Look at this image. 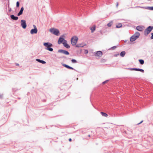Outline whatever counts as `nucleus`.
<instances>
[{"mask_svg": "<svg viewBox=\"0 0 153 153\" xmlns=\"http://www.w3.org/2000/svg\"><path fill=\"white\" fill-rule=\"evenodd\" d=\"M95 28L96 26L95 25H94L92 27L90 28L92 33H93L94 31L95 30Z\"/></svg>", "mask_w": 153, "mask_h": 153, "instance_id": "18", "label": "nucleus"}, {"mask_svg": "<svg viewBox=\"0 0 153 153\" xmlns=\"http://www.w3.org/2000/svg\"><path fill=\"white\" fill-rule=\"evenodd\" d=\"M149 9L151 10H153V7H149Z\"/></svg>", "mask_w": 153, "mask_h": 153, "instance_id": "30", "label": "nucleus"}, {"mask_svg": "<svg viewBox=\"0 0 153 153\" xmlns=\"http://www.w3.org/2000/svg\"><path fill=\"white\" fill-rule=\"evenodd\" d=\"M102 51H99L95 53V56L100 57H101L102 56Z\"/></svg>", "mask_w": 153, "mask_h": 153, "instance_id": "7", "label": "nucleus"}, {"mask_svg": "<svg viewBox=\"0 0 153 153\" xmlns=\"http://www.w3.org/2000/svg\"><path fill=\"white\" fill-rule=\"evenodd\" d=\"M19 1H17L16 2V7H19Z\"/></svg>", "mask_w": 153, "mask_h": 153, "instance_id": "26", "label": "nucleus"}, {"mask_svg": "<svg viewBox=\"0 0 153 153\" xmlns=\"http://www.w3.org/2000/svg\"><path fill=\"white\" fill-rule=\"evenodd\" d=\"M112 24H113V22L112 21H111L109 23H108L107 24V26L108 27H110L112 25Z\"/></svg>", "mask_w": 153, "mask_h": 153, "instance_id": "23", "label": "nucleus"}, {"mask_svg": "<svg viewBox=\"0 0 153 153\" xmlns=\"http://www.w3.org/2000/svg\"><path fill=\"white\" fill-rule=\"evenodd\" d=\"M63 44L65 47V48H70V46L68 44H67V41L65 40V41L64 42H63Z\"/></svg>", "mask_w": 153, "mask_h": 153, "instance_id": "9", "label": "nucleus"}, {"mask_svg": "<svg viewBox=\"0 0 153 153\" xmlns=\"http://www.w3.org/2000/svg\"><path fill=\"white\" fill-rule=\"evenodd\" d=\"M88 53V51L87 50H85V51H84V53L86 54H87Z\"/></svg>", "mask_w": 153, "mask_h": 153, "instance_id": "27", "label": "nucleus"}, {"mask_svg": "<svg viewBox=\"0 0 153 153\" xmlns=\"http://www.w3.org/2000/svg\"><path fill=\"white\" fill-rule=\"evenodd\" d=\"M36 60L37 62L43 64L46 63V62L45 61L43 60H41L39 59H36Z\"/></svg>", "mask_w": 153, "mask_h": 153, "instance_id": "16", "label": "nucleus"}, {"mask_svg": "<svg viewBox=\"0 0 153 153\" xmlns=\"http://www.w3.org/2000/svg\"><path fill=\"white\" fill-rule=\"evenodd\" d=\"M34 28H37L36 26L35 25H33Z\"/></svg>", "mask_w": 153, "mask_h": 153, "instance_id": "36", "label": "nucleus"}, {"mask_svg": "<svg viewBox=\"0 0 153 153\" xmlns=\"http://www.w3.org/2000/svg\"><path fill=\"white\" fill-rule=\"evenodd\" d=\"M23 12H22V11L20 10L18 14V16H20V15H22V14Z\"/></svg>", "mask_w": 153, "mask_h": 153, "instance_id": "24", "label": "nucleus"}, {"mask_svg": "<svg viewBox=\"0 0 153 153\" xmlns=\"http://www.w3.org/2000/svg\"><path fill=\"white\" fill-rule=\"evenodd\" d=\"M131 70L136 71H140L143 73L144 72V71L143 69H137L136 68H133L131 69Z\"/></svg>", "mask_w": 153, "mask_h": 153, "instance_id": "12", "label": "nucleus"}, {"mask_svg": "<svg viewBox=\"0 0 153 153\" xmlns=\"http://www.w3.org/2000/svg\"><path fill=\"white\" fill-rule=\"evenodd\" d=\"M136 28L138 30L140 31H142L143 30V27L140 26H137Z\"/></svg>", "mask_w": 153, "mask_h": 153, "instance_id": "15", "label": "nucleus"}, {"mask_svg": "<svg viewBox=\"0 0 153 153\" xmlns=\"http://www.w3.org/2000/svg\"><path fill=\"white\" fill-rule=\"evenodd\" d=\"M49 31L51 33L56 36L59 35V31L57 29H55L54 28H51L50 29Z\"/></svg>", "mask_w": 153, "mask_h": 153, "instance_id": "5", "label": "nucleus"}, {"mask_svg": "<svg viewBox=\"0 0 153 153\" xmlns=\"http://www.w3.org/2000/svg\"><path fill=\"white\" fill-rule=\"evenodd\" d=\"M65 40L63 38L61 37H60L58 40V43L59 44H60L61 43H62V42H63Z\"/></svg>", "mask_w": 153, "mask_h": 153, "instance_id": "11", "label": "nucleus"}, {"mask_svg": "<svg viewBox=\"0 0 153 153\" xmlns=\"http://www.w3.org/2000/svg\"><path fill=\"white\" fill-rule=\"evenodd\" d=\"M10 18L13 20H16L18 19V17H17L15 16L14 15H12L10 16Z\"/></svg>", "mask_w": 153, "mask_h": 153, "instance_id": "13", "label": "nucleus"}, {"mask_svg": "<svg viewBox=\"0 0 153 153\" xmlns=\"http://www.w3.org/2000/svg\"><path fill=\"white\" fill-rule=\"evenodd\" d=\"M108 81V80H106L102 82L103 84H104L105 83L107 82Z\"/></svg>", "mask_w": 153, "mask_h": 153, "instance_id": "28", "label": "nucleus"}, {"mask_svg": "<svg viewBox=\"0 0 153 153\" xmlns=\"http://www.w3.org/2000/svg\"><path fill=\"white\" fill-rule=\"evenodd\" d=\"M21 25L24 29H25L26 27V24L25 20H21Z\"/></svg>", "mask_w": 153, "mask_h": 153, "instance_id": "6", "label": "nucleus"}, {"mask_svg": "<svg viewBox=\"0 0 153 153\" xmlns=\"http://www.w3.org/2000/svg\"><path fill=\"white\" fill-rule=\"evenodd\" d=\"M71 62L72 63H75L77 62L76 60L74 59H72Z\"/></svg>", "mask_w": 153, "mask_h": 153, "instance_id": "25", "label": "nucleus"}, {"mask_svg": "<svg viewBox=\"0 0 153 153\" xmlns=\"http://www.w3.org/2000/svg\"><path fill=\"white\" fill-rule=\"evenodd\" d=\"M84 46L83 44L82 43L78 44L76 45V47L77 48L82 47Z\"/></svg>", "mask_w": 153, "mask_h": 153, "instance_id": "17", "label": "nucleus"}, {"mask_svg": "<svg viewBox=\"0 0 153 153\" xmlns=\"http://www.w3.org/2000/svg\"><path fill=\"white\" fill-rule=\"evenodd\" d=\"M125 54L126 53L125 51H122V52H121L120 55L121 56L123 57L125 55Z\"/></svg>", "mask_w": 153, "mask_h": 153, "instance_id": "20", "label": "nucleus"}, {"mask_svg": "<svg viewBox=\"0 0 153 153\" xmlns=\"http://www.w3.org/2000/svg\"><path fill=\"white\" fill-rule=\"evenodd\" d=\"M140 36V33L139 32H136L133 35L131 36L130 38V41L133 42L137 39Z\"/></svg>", "mask_w": 153, "mask_h": 153, "instance_id": "2", "label": "nucleus"}, {"mask_svg": "<svg viewBox=\"0 0 153 153\" xmlns=\"http://www.w3.org/2000/svg\"><path fill=\"white\" fill-rule=\"evenodd\" d=\"M143 122V121H142L140 123H138L137 124V125H138L140 124V123H142Z\"/></svg>", "mask_w": 153, "mask_h": 153, "instance_id": "34", "label": "nucleus"}, {"mask_svg": "<svg viewBox=\"0 0 153 153\" xmlns=\"http://www.w3.org/2000/svg\"><path fill=\"white\" fill-rule=\"evenodd\" d=\"M11 10V8H10V9L9 10V11H10Z\"/></svg>", "mask_w": 153, "mask_h": 153, "instance_id": "37", "label": "nucleus"}, {"mask_svg": "<svg viewBox=\"0 0 153 153\" xmlns=\"http://www.w3.org/2000/svg\"><path fill=\"white\" fill-rule=\"evenodd\" d=\"M72 140L71 139V138H70L69 139V141H70V142H71Z\"/></svg>", "mask_w": 153, "mask_h": 153, "instance_id": "35", "label": "nucleus"}, {"mask_svg": "<svg viewBox=\"0 0 153 153\" xmlns=\"http://www.w3.org/2000/svg\"><path fill=\"white\" fill-rule=\"evenodd\" d=\"M139 62L141 65H143L144 63V61L142 59H139Z\"/></svg>", "mask_w": 153, "mask_h": 153, "instance_id": "22", "label": "nucleus"}, {"mask_svg": "<svg viewBox=\"0 0 153 153\" xmlns=\"http://www.w3.org/2000/svg\"><path fill=\"white\" fill-rule=\"evenodd\" d=\"M151 34H152V36L150 38L151 39H153V33H152Z\"/></svg>", "mask_w": 153, "mask_h": 153, "instance_id": "29", "label": "nucleus"}, {"mask_svg": "<svg viewBox=\"0 0 153 153\" xmlns=\"http://www.w3.org/2000/svg\"><path fill=\"white\" fill-rule=\"evenodd\" d=\"M64 67L69 69H71V70H73L74 69V68H73L71 67H70L69 66L66 65V64H63V65H62Z\"/></svg>", "mask_w": 153, "mask_h": 153, "instance_id": "14", "label": "nucleus"}, {"mask_svg": "<svg viewBox=\"0 0 153 153\" xmlns=\"http://www.w3.org/2000/svg\"><path fill=\"white\" fill-rule=\"evenodd\" d=\"M78 39V38L77 36H73L71 39V44L73 46L76 45Z\"/></svg>", "mask_w": 153, "mask_h": 153, "instance_id": "3", "label": "nucleus"}, {"mask_svg": "<svg viewBox=\"0 0 153 153\" xmlns=\"http://www.w3.org/2000/svg\"><path fill=\"white\" fill-rule=\"evenodd\" d=\"M58 52L66 55H68L69 54V53L68 51L63 50H59L58 51Z\"/></svg>", "mask_w": 153, "mask_h": 153, "instance_id": "8", "label": "nucleus"}, {"mask_svg": "<svg viewBox=\"0 0 153 153\" xmlns=\"http://www.w3.org/2000/svg\"><path fill=\"white\" fill-rule=\"evenodd\" d=\"M153 29V27L152 26H149L144 31V34L145 36L147 35Z\"/></svg>", "mask_w": 153, "mask_h": 153, "instance_id": "4", "label": "nucleus"}, {"mask_svg": "<svg viewBox=\"0 0 153 153\" xmlns=\"http://www.w3.org/2000/svg\"><path fill=\"white\" fill-rule=\"evenodd\" d=\"M101 114L103 116L107 117L108 116V115L106 113L101 112Z\"/></svg>", "mask_w": 153, "mask_h": 153, "instance_id": "19", "label": "nucleus"}, {"mask_svg": "<svg viewBox=\"0 0 153 153\" xmlns=\"http://www.w3.org/2000/svg\"><path fill=\"white\" fill-rule=\"evenodd\" d=\"M46 47L45 48L46 50H48L50 51H53V49L50 47H52V44L50 42H45L43 44Z\"/></svg>", "mask_w": 153, "mask_h": 153, "instance_id": "1", "label": "nucleus"}, {"mask_svg": "<svg viewBox=\"0 0 153 153\" xmlns=\"http://www.w3.org/2000/svg\"><path fill=\"white\" fill-rule=\"evenodd\" d=\"M116 48V47L115 46H114L112 48V49H115Z\"/></svg>", "mask_w": 153, "mask_h": 153, "instance_id": "31", "label": "nucleus"}, {"mask_svg": "<svg viewBox=\"0 0 153 153\" xmlns=\"http://www.w3.org/2000/svg\"><path fill=\"white\" fill-rule=\"evenodd\" d=\"M122 26V25L121 23H119L116 26L117 28H120Z\"/></svg>", "mask_w": 153, "mask_h": 153, "instance_id": "21", "label": "nucleus"}, {"mask_svg": "<svg viewBox=\"0 0 153 153\" xmlns=\"http://www.w3.org/2000/svg\"><path fill=\"white\" fill-rule=\"evenodd\" d=\"M119 5V3L118 2H117L116 3V7H117Z\"/></svg>", "mask_w": 153, "mask_h": 153, "instance_id": "33", "label": "nucleus"}, {"mask_svg": "<svg viewBox=\"0 0 153 153\" xmlns=\"http://www.w3.org/2000/svg\"><path fill=\"white\" fill-rule=\"evenodd\" d=\"M37 32V28H34L31 30L30 31V33L32 34L36 33Z\"/></svg>", "mask_w": 153, "mask_h": 153, "instance_id": "10", "label": "nucleus"}, {"mask_svg": "<svg viewBox=\"0 0 153 153\" xmlns=\"http://www.w3.org/2000/svg\"><path fill=\"white\" fill-rule=\"evenodd\" d=\"M16 65H17V66H19V64H17Z\"/></svg>", "mask_w": 153, "mask_h": 153, "instance_id": "39", "label": "nucleus"}, {"mask_svg": "<svg viewBox=\"0 0 153 153\" xmlns=\"http://www.w3.org/2000/svg\"><path fill=\"white\" fill-rule=\"evenodd\" d=\"M24 10V8L23 7H22L21 9V10H20L22 11V12Z\"/></svg>", "mask_w": 153, "mask_h": 153, "instance_id": "32", "label": "nucleus"}, {"mask_svg": "<svg viewBox=\"0 0 153 153\" xmlns=\"http://www.w3.org/2000/svg\"><path fill=\"white\" fill-rule=\"evenodd\" d=\"M88 137H91L90 135H88Z\"/></svg>", "mask_w": 153, "mask_h": 153, "instance_id": "38", "label": "nucleus"}]
</instances>
